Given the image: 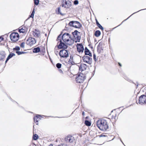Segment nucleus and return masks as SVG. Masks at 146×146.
Returning <instances> with one entry per match:
<instances>
[{"label":"nucleus","instance_id":"1","mask_svg":"<svg viewBox=\"0 0 146 146\" xmlns=\"http://www.w3.org/2000/svg\"><path fill=\"white\" fill-rule=\"evenodd\" d=\"M96 124L98 127L101 130L106 131L108 128L107 122L104 119L98 120Z\"/></svg>","mask_w":146,"mask_h":146},{"label":"nucleus","instance_id":"2","mask_svg":"<svg viewBox=\"0 0 146 146\" xmlns=\"http://www.w3.org/2000/svg\"><path fill=\"white\" fill-rule=\"evenodd\" d=\"M86 76L85 74L80 73L76 78V81L77 83H81L83 82L85 79Z\"/></svg>","mask_w":146,"mask_h":146},{"label":"nucleus","instance_id":"3","mask_svg":"<svg viewBox=\"0 0 146 146\" xmlns=\"http://www.w3.org/2000/svg\"><path fill=\"white\" fill-rule=\"evenodd\" d=\"M10 37L12 41L15 42L18 40L19 35L17 33H13L10 35Z\"/></svg>","mask_w":146,"mask_h":146},{"label":"nucleus","instance_id":"4","mask_svg":"<svg viewBox=\"0 0 146 146\" xmlns=\"http://www.w3.org/2000/svg\"><path fill=\"white\" fill-rule=\"evenodd\" d=\"M68 24L70 26L77 28H80L82 26V25L77 21H72L70 22Z\"/></svg>","mask_w":146,"mask_h":146},{"label":"nucleus","instance_id":"5","mask_svg":"<svg viewBox=\"0 0 146 146\" xmlns=\"http://www.w3.org/2000/svg\"><path fill=\"white\" fill-rule=\"evenodd\" d=\"M62 7L66 8H68L72 5L70 0H62Z\"/></svg>","mask_w":146,"mask_h":146},{"label":"nucleus","instance_id":"6","mask_svg":"<svg viewBox=\"0 0 146 146\" xmlns=\"http://www.w3.org/2000/svg\"><path fill=\"white\" fill-rule=\"evenodd\" d=\"M62 39L64 42H68L70 39H72L71 36L68 33H64L62 36Z\"/></svg>","mask_w":146,"mask_h":146},{"label":"nucleus","instance_id":"7","mask_svg":"<svg viewBox=\"0 0 146 146\" xmlns=\"http://www.w3.org/2000/svg\"><path fill=\"white\" fill-rule=\"evenodd\" d=\"M36 42L35 39L32 37L29 38L26 40V43L28 45L32 46Z\"/></svg>","mask_w":146,"mask_h":146},{"label":"nucleus","instance_id":"8","mask_svg":"<svg viewBox=\"0 0 146 146\" xmlns=\"http://www.w3.org/2000/svg\"><path fill=\"white\" fill-rule=\"evenodd\" d=\"M83 61L88 64H90L92 63V58L90 56H84L82 58Z\"/></svg>","mask_w":146,"mask_h":146},{"label":"nucleus","instance_id":"9","mask_svg":"<svg viewBox=\"0 0 146 146\" xmlns=\"http://www.w3.org/2000/svg\"><path fill=\"white\" fill-rule=\"evenodd\" d=\"M59 54L61 58H67L68 56V51L65 49H62L60 50Z\"/></svg>","mask_w":146,"mask_h":146},{"label":"nucleus","instance_id":"10","mask_svg":"<svg viewBox=\"0 0 146 146\" xmlns=\"http://www.w3.org/2000/svg\"><path fill=\"white\" fill-rule=\"evenodd\" d=\"M139 103L142 105L144 104H146V96L145 95H141L139 98Z\"/></svg>","mask_w":146,"mask_h":146},{"label":"nucleus","instance_id":"11","mask_svg":"<svg viewBox=\"0 0 146 146\" xmlns=\"http://www.w3.org/2000/svg\"><path fill=\"white\" fill-rule=\"evenodd\" d=\"M78 32L77 30H75L73 32H72V34L76 40L75 42H79L80 39V37L78 35Z\"/></svg>","mask_w":146,"mask_h":146},{"label":"nucleus","instance_id":"12","mask_svg":"<svg viewBox=\"0 0 146 146\" xmlns=\"http://www.w3.org/2000/svg\"><path fill=\"white\" fill-rule=\"evenodd\" d=\"M76 46L77 51L79 53L83 52L84 49L82 44H77Z\"/></svg>","mask_w":146,"mask_h":146},{"label":"nucleus","instance_id":"13","mask_svg":"<svg viewBox=\"0 0 146 146\" xmlns=\"http://www.w3.org/2000/svg\"><path fill=\"white\" fill-rule=\"evenodd\" d=\"M74 138L73 136L69 135L67 136L65 138V140L67 142H69L70 143H72L74 141Z\"/></svg>","mask_w":146,"mask_h":146},{"label":"nucleus","instance_id":"14","mask_svg":"<svg viewBox=\"0 0 146 146\" xmlns=\"http://www.w3.org/2000/svg\"><path fill=\"white\" fill-rule=\"evenodd\" d=\"M68 46L67 45L65 44L64 42L62 41L60 42L59 44L58 45V47L57 48L58 49H66Z\"/></svg>","mask_w":146,"mask_h":146},{"label":"nucleus","instance_id":"15","mask_svg":"<svg viewBox=\"0 0 146 146\" xmlns=\"http://www.w3.org/2000/svg\"><path fill=\"white\" fill-rule=\"evenodd\" d=\"M33 35L38 37H39L40 36V32L38 30L35 29L33 33Z\"/></svg>","mask_w":146,"mask_h":146},{"label":"nucleus","instance_id":"16","mask_svg":"<svg viewBox=\"0 0 146 146\" xmlns=\"http://www.w3.org/2000/svg\"><path fill=\"white\" fill-rule=\"evenodd\" d=\"M87 68V66L85 64H82L79 67L80 71L82 72L85 70Z\"/></svg>","mask_w":146,"mask_h":146},{"label":"nucleus","instance_id":"17","mask_svg":"<svg viewBox=\"0 0 146 146\" xmlns=\"http://www.w3.org/2000/svg\"><path fill=\"white\" fill-rule=\"evenodd\" d=\"M40 116L41 115L37 114L36 115L35 117H33L34 121L37 123H36V124L37 125H38V121L41 119L40 118Z\"/></svg>","mask_w":146,"mask_h":146},{"label":"nucleus","instance_id":"18","mask_svg":"<svg viewBox=\"0 0 146 146\" xmlns=\"http://www.w3.org/2000/svg\"><path fill=\"white\" fill-rule=\"evenodd\" d=\"M6 56V54L5 52H0V60H4Z\"/></svg>","mask_w":146,"mask_h":146},{"label":"nucleus","instance_id":"19","mask_svg":"<svg viewBox=\"0 0 146 146\" xmlns=\"http://www.w3.org/2000/svg\"><path fill=\"white\" fill-rule=\"evenodd\" d=\"M27 28L25 27H23L19 29V32L20 33H26L27 31Z\"/></svg>","mask_w":146,"mask_h":146},{"label":"nucleus","instance_id":"20","mask_svg":"<svg viewBox=\"0 0 146 146\" xmlns=\"http://www.w3.org/2000/svg\"><path fill=\"white\" fill-rule=\"evenodd\" d=\"M84 53L86 55H88L90 56H92V54L90 52L89 50L86 47L84 50Z\"/></svg>","mask_w":146,"mask_h":146},{"label":"nucleus","instance_id":"21","mask_svg":"<svg viewBox=\"0 0 146 146\" xmlns=\"http://www.w3.org/2000/svg\"><path fill=\"white\" fill-rule=\"evenodd\" d=\"M15 54L13 53H11L10 54L6 59V60L5 61V63H6L13 56H15Z\"/></svg>","mask_w":146,"mask_h":146},{"label":"nucleus","instance_id":"22","mask_svg":"<svg viewBox=\"0 0 146 146\" xmlns=\"http://www.w3.org/2000/svg\"><path fill=\"white\" fill-rule=\"evenodd\" d=\"M33 52L34 53H37L40 52V49L39 47H38L33 49Z\"/></svg>","mask_w":146,"mask_h":146},{"label":"nucleus","instance_id":"23","mask_svg":"<svg viewBox=\"0 0 146 146\" xmlns=\"http://www.w3.org/2000/svg\"><path fill=\"white\" fill-rule=\"evenodd\" d=\"M101 34L100 31L99 30L96 31L95 33V35L96 37L99 36Z\"/></svg>","mask_w":146,"mask_h":146},{"label":"nucleus","instance_id":"24","mask_svg":"<svg viewBox=\"0 0 146 146\" xmlns=\"http://www.w3.org/2000/svg\"><path fill=\"white\" fill-rule=\"evenodd\" d=\"M62 34H61L58 36L57 39V40L58 41V43L62 42Z\"/></svg>","mask_w":146,"mask_h":146},{"label":"nucleus","instance_id":"25","mask_svg":"<svg viewBox=\"0 0 146 146\" xmlns=\"http://www.w3.org/2000/svg\"><path fill=\"white\" fill-rule=\"evenodd\" d=\"M85 124L86 125L88 126H90L91 125V122L87 120H86L85 121Z\"/></svg>","mask_w":146,"mask_h":146},{"label":"nucleus","instance_id":"26","mask_svg":"<svg viewBox=\"0 0 146 146\" xmlns=\"http://www.w3.org/2000/svg\"><path fill=\"white\" fill-rule=\"evenodd\" d=\"M38 138V135L36 134L33 135V139L34 140H36Z\"/></svg>","mask_w":146,"mask_h":146},{"label":"nucleus","instance_id":"27","mask_svg":"<svg viewBox=\"0 0 146 146\" xmlns=\"http://www.w3.org/2000/svg\"><path fill=\"white\" fill-rule=\"evenodd\" d=\"M143 10H145V9H143ZM142 10H143V9H141V10H139V11H137V12H135V13H133V14H132V15H131L130 16H129V17H128L127 19H125V20H124V21H123L119 25H118V26H117V27H115V28H114H114H115L117 27H118V26H119L120 25H121V24L123 23V22L124 21H126V20L127 19H128V18H129V17L131 16V15H133V14H135V13H137V12H138L139 11H140Z\"/></svg>","mask_w":146,"mask_h":146},{"label":"nucleus","instance_id":"28","mask_svg":"<svg viewBox=\"0 0 146 146\" xmlns=\"http://www.w3.org/2000/svg\"><path fill=\"white\" fill-rule=\"evenodd\" d=\"M57 13L58 14H60L62 15H63V14H62L60 12V10L59 7L58 8V11H56Z\"/></svg>","mask_w":146,"mask_h":146},{"label":"nucleus","instance_id":"29","mask_svg":"<svg viewBox=\"0 0 146 146\" xmlns=\"http://www.w3.org/2000/svg\"><path fill=\"white\" fill-rule=\"evenodd\" d=\"M16 53H17L18 55H20L22 54L25 53V52H21L19 51H16Z\"/></svg>","mask_w":146,"mask_h":146},{"label":"nucleus","instance_id":"30","mask_svg":"<svg viewBox=\"0 0 146 146\" xmlns=\"http://www.w3.org/2000/svg\"><path fill=\"white\" fill-rule=\"evenodd\" d=\"M62 64L60 63H58L56 64V66L58 68H60L61 67Z\"/></svg>","mask_w":146,"mask_h":146},{"label":"nucleus","instance_id":"31","mask_svg":"<svg viewBox=\"0 0 146 146\" xmlns=\"http://www.w3.org/2000/svg\"><path fill=\"white\" fill-rule=\"evenodd\" d=\"M58 49V48H57L56 46L54 48V52L55 54L56 55H58V51H56V50H57Z\"/></svg>","mask_w":146,"mask_h":146},{"label":"nucleus","instance_id":"32","mask_svg":"<svg viewBox=\"0 0 146 146\" xmlns=\"http://www.w3.org/2000/svg\"><path fill=\"white\" fill-rule=\"evenodd\" d=\"M25 43L24 42H22L20 44V47L22 48H24L25 47Z\"/></svg>","mask_w":146,"mask_h":146},{"label":"nucleus","instance_id":"33","mask_svg":"<svg viewBox=\"0 0 146 146\" xmlns=\"http://www.w3.org/2000/svg\"><path fill=\"white\" fill-rule=\"evenodd\" d=\"M39 0H34V4L36 5H38L39 3Z\"/></svg>","mask_w":146,"mask_h":146},{"label":"nucleus","instance_id":"34","mask_svg":"<svg viewBox=\"0 0 146 146\" xmlns=\"http://www.w3.org/2000/svg\"><path fill=\"white\" fill-rule=\"evenodd\" d=\"M100 29H101L102 31H103L104 30V28L100 24L98 25L97 26Z\"/></svg>","mask_w":146,"mask_h":146},{"label":"nucleus","instance_id":"35","mask_svg":"<svg viewBox=\"0 0 146 146\" xmlns=\"http://www.w3.org/2000/svg\"><path fill=\"white\" fill-rule=\"evenodd\" d=\"M74 4L75 5H77L78 4V1L77 0H75L74 1Z\"/></svg>","mask_w":146,"mask_h":146},{"label":"nucleus","instance_id":"36","mask_svg":"<svg viewBox=\"0 0 146 146\" xmlns=\"http://www.w3.org/2000/svg\"><path fill=\"white\" fill-rule=\"evenodd\" d=\"M13 50H15L17 51L19 50H20V48L19 46H16L15 48H13Z\"/></svg>","mask_w":146,"mask_h":146},{"label":"nucleus","instance_id":"37","mask_svg":"<svg viewBox=\"0 0 146 146\" xmlns=\"http://www.w3.org/2000/svg\"><path fill=\"white\" fill-rule=\"evenodd\" d=\"M93 58H94V59L96 61L97 60V58H96V56L95 54H94Z\"/></svg>","mask_w":146,"mask_h":146},{"label":"nucleus","instance_id":"38","mask_svg":"<svg viewBox=\"0 0 146 146\" xmlns=\"http://www.w3.org/2000/svg\"><path fill=\"white\" fill-rule=\"evenodd\" d=\"M4 39V38L1 36H0V42H1Z\"/></svg>","mask_w":146,"mask_h":146},{"label":"nucleus","instance_id":"39","mask_svg":"<svg viewBox=\"0 0 146 146\" xmlns=\"http://www.w3.org/2000/svg\"><path fill=\"white\" fill-rule=\"evenodd\" d=\"M96 25L98 26V25L100 24L98 22V21L97 20V19H96Z\"/></svg>","mask_w":146,"mask_h":146},{"label":"nucleus","instance_id":"40","mask_svg":"<svg viewBox=\"0 0 146 146\" xmlns=\"http://www.w3.org/2000/svg\"><path fill=\"white\" fill-rule=\"evenodd\" d=\"M34 15L31 13V15L30 16V17L33 18L34 17Z\"/></svg>","mask_w":146,"mask_h":146},{"label":"nucleus","instance_id":"41","mask_svg":"<svg viewBox=\"0 0 146 146\" xmlns=\"http://www.w3.org/2000/svg\"><path fill=\"white\" fill-rule=\"evenodd\" d=\"M34 10H35V9H34L32 13H31L32 14H33L34 15V14H35V13Z\"/></svg>","mask_w":146,"mask_h":146},{"label":"nucleus","instance_id":"42","mask_svg":"<svg viewBox=\"0 0 146 146\" xmlns=\"http://www.w3.org/2000/svg\"><path fill=\"white\" fill-rule=\"evenodd\" d=\"M59 72L61 73H62L63 72L62 70L61 69L59 70Z\"/></svg>","mask_w":146,"mask_h":146},{"label":"nucleus","instance_id":"43","mask_svg":"<svg viewBox=\"0 0 146 146\" xmlns=\"http://www.w3.org/2000/svg\"><path fill=\"white\" fill-rule=\"evenodd\" d=\"M58 146H65V145H64V144H61V145H58Z\"/></svg>","mask_w":146,"mask_h":146},{"label":"nucleus","instance_id":"44","mask_svg":"<svg viewBox=\"0 0 146 146\" xmlns=\"http://www.w3.org/2000/svg\"><path fill=\"white\" fill-rule=\"evenodd\" d=\"M118 64H119V66H121V64H120L119 63H118Z\"/></svg>","mask_w":146,"mask_h":146},{"label":"nucleus","instance_id":"45","mask_svg":"<svg viewBox=\"0 0 146 146\" xmlns=\"http://www.w3.org/2000/svg\"><path fill=\"white\" fill-rule=\"evenodd\" d=\"M82 114L83 115H84V112H83L82 113Z\"/></svg>","mask_w":146,"mask_h":146},{"label":"nucleus","instance_id":"46","mask_svg":"<svg viewBox=\"0 0 146 146\" xmlns=\"http://www.w3.org/2000/svg\"><path fill=\"white\" fill-rule=\"evenodd\" d=\"M49 146H53L52 144H50L49 145Z\"/></svg>","mask_w":146,"mask_h":146},{"label":"nucleus","instance_id":"47","mask_svg":"<svg viewBox=\"0 0 146 146\" xmlns=\"http://www.w3.org/2000/svg\"><path fill=\"white\" fill-rule=\"evenodd\" d=\"M120 141H121L122 142V143H123V144H123V143L122 142V140H121V138H120Z\"/></svg>","mask_w":146,"mask_h":146},{"label":"nucleus","instance_id":"48","mask_svg":"<svg viewBox=\"0 0 146 146\" xmlns=\"http://www.w3.org/2000/svg\"><path fill=\"white\" fill-rule=\"evenodd\" d=\"M105 136V135H101V137Z\"/></svg>","mask_w":146,"mask_h":146}]
</instances>
